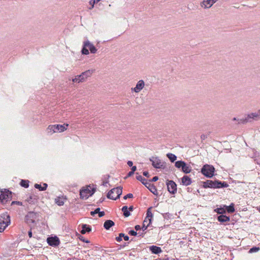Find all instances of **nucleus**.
I'll use <instances>...</instances> for the list:
<instances>
[{"mask_svg":"<svg viewBox=\"0 0 260 260\" xmlns=\"http://www.w3.org/2000/svg\"><path fill=\"white\" fill-rule=\"evenodd\" d=\"M208 135V134H203L201 136V139H202V141L204 140L206 138H207Z\"/></svg>","mask_w":260,"mask_h":260,"instance_id":"3c124183","label":"nucleus"},{"mask_svg":"<svg viewBox=\"0 0 260 260\" xmlns=\"http://www.w3.org/2000/svg\"><path fill=\"white\" fill-rule=\"evenodd\" d=\"M69 126V124L64 123L63 124H54L50 125L48 127V133H57V132H62L67 129Z\"/></svg>","mask_w":260,"mask_h":260,"instance_id":"423d86ee","label":"nucleus"},{"mask_svg":"<svg viewBox=\"0 0 260 260\" xmlns=\"http://www.w3.org/2000/svg\"><path fill=\"white\" fill-rule=\"evenodd\" d=\"M260 248L259 247L257 246H253L252 248H251L248 252L250 253H253V252H256L259 250Z\"/></svg>","mask_w":260,"mask_h":260,"instance_id":"e433bc0d","label":"nucleus"},{"mask_svg":"<svg viewBox=\"0 0 260 260\" xmlns=\"http://www.w3.org/2000/svg\"><path fill=\"white\" fill-rule=\"evenodd\" d=\"M122 193V187L121 186L111 189L107 194V198L116 200L120 198Z\"/></svg>","mask_w":260,"mask_h":260,"instance_id":"20e7f679","label":"nucleus"},{"mask_svg":"<svg viewBox=\"0 0 260 260\" xmlns=\"http://www.w3.org/2000/svg\"><path fill=\"white\" fill-rule=\"evenodd\" d=\"M96 187H91L90 185L83 187L80 190V198L82 200H86L92 196L96 191Z\"/></svg>","mask_w":260,"mask_h":260,"instance_id":"f03ea898","label":"nucleus"},{"mask_svg":"<svg viewBox=\"0 0 260 260\" xmlns=\"http://www.w3.org/2000/svg\"><path fill=\"white\" fill-rule=\"evenodd\" d=\"M123 238L125 241H128L129 239V237L127 235H125L124 234Z\"/></svg>","mask_w":260,"mask_h":260,"instance_id":"680f3d73","label":"nucleus"},{"mask_svg":"<svg viewBox=\"0 0 260 260\" xmlns=\"http://www.w3.org/2000/svg\"><path fill=\"white\" fill-rule=\"evenodd\" d=\"M105 200V198L104 197H102L100 200L99 201L96 203L99 206L100 204L102 203H103Z\"/></svg>","mask_w":260,"mask_h":260,"instance_id":"09e8293b","label":"nucleus"},{"mask_svg":"<svg viewBox=\"0 0 260 260\" xmlns=\"http://www.w3.org/2000/svg\"><path fill=\"white\" fill-rule=\"evenodd\" d=\"M228 206H229L223 205V207H222V208H223L225 210V212H227V209Z\"/></svg>","mask_w":260,"mask_h":260,"instance_id":"69168bd1","label":"nucleus"},{"mask_svg":"<svg viewBox=\"0 0 260 260\" xmlns=\"http://www.w3.org/2000/svg\"><path fill=\"white\" fill-rule=\"evenodd\" d=\"M114 225V222L111 220L109 219L105 221L104 223V228L106 230H109L111 227L113 226Z\"/></svg>","mask_w":260,"mask_h":260,"instance_id":"b1692460","label":"nucleus"},{"mask_svg":"<svg viewBox=\"0 0 260 260\" xmlns=\"http://www.w3.org/2000/svg\"><path fill=\"white\" fill-rule=\"evenodd\" d=\"M100 208L98 207L97 208H96L94 211H91L90 212V215L92 216H94V215L96 214H98V212H99V210H100Z\"/></svg>","mask_w":260,"mask_h":260,"instance_id":"ea45409f","label":"nucleus"},{"mask_svg":"<svg viewBox=\"0 0 260 260\" xmlns=\"http://www.w3.org/2000/svg\"><path fill=\"white\" fill-rule=\"evenodd\" d=\"M235 211V205L233 203H232L230 206L228 207L227 212L229 213H233Z\"/></svg>","mask_w":260,"mask_h":260,"instance_id":"2f4dec72","label":"nucleus"},{"mask_svg":"<svg viewBox=\"0 0 260 260\" xmlns=\"http://www.w3.org/2000/svg\"><path fill=\"white\" fill-rule=\"evenodd\" d=\"M181 184L184 186H188L192 183L191 179L187 175H184L181 178Z\"/></svg>","mask_w":260,"mask_h":260,"instance_id":"a211bd4d","label":"nucleus"},{"mask_svg":"<svg viewBox=\"0 0 260 260\" xmlns=\"http://www.w3.org/2000/svg\"><path fill=\"white\" fill-rule=\"evenodd\" d=\"M252 151L253 152V154L251 155V157H252V158L256 157L258 156V153H257V151H255V150L253 149H252Z\"/></svg>","mask_w":260,"mask_h":260,"instance_id":"79ce46f5","label":"nucleus"},{"mask_svg":"<svg viewBox=\"0 0 260 260\" xmlns=\"http://www.w3.org/2000/svg\"><path fill=\"white\" fill-rule=\"evenodd\" d=\"M247 115L249 119V122H251L253 120H258L260 119V110L257 112L249 113Z\"/></svg>","mask_w":260,"mask_h":260,"instance_id":"4468645a","label":"nucleus"},{"mask_svg":"<svg viewBox=\"0 0 260 260\" xmlns=\"http://www.w3.org/2000/svg\"><path fill=\"white\" fill-rule=\"evenodd\" d=\"M124 237V233H121L119 234L118 237H116L115 240L116 241L120 242L122 241V238Z\"/></svg>","mask_w":260,"mask_h":260,"instance_id":"4c0bfd02","label":"nucleus"},{"mask_svg":"<svg viewBox=\"0 0 260 260\" xmlns=\"http://www.w3.org/2000/svg\"><path fill=\"white\" fill-rule=\"evenodd\" d=\"M217 220L221 223H224L230 221V217L229 216H226L224 214H220L217 216Z\"/></svg>","mask_w":260,"mask_h":260,"instance_id":"aec40b11","label":"nucleus"},{"mask_svg":"<svg viewBox=\"0 0 260 260\" xmlns=\"http://www.w3.org/2000/svg\"><path fill=\"white\" fill-rule=\"evenodd\" d=\"M89 50L91 53H95L97 49L95 47L90 43L88 40L83 42V45L81 50V53L83 55H88L89 54Z\"/></svg>","mask_w":260,"mask_h":260,"instance_id":"39448f33","label":"nucleus"},{"mask_svg":"<svg viewBox=\"0 0 260 260\" xmlns=\"http://www.w3.org/2000/svg\"><path fill=\"white\" fill-rule=\"evenodd\" d=\"M12 199V192L9 189H5L0 191V202L6 204L9 200Z\"/></svg>","mask_w":260,"mask_h":260,"instance_id":"6e6552de","label":"nucleus"},{"mask_svg":"<svg viewBox=\"0 0 260 260\" xmlns=\"http://www.w3.org/2000/svg\"><path fill=\"white\" fill-rule=\"evenodd\" d=\"M0 217L3 219V220L6 222V226H8L11 223L10 216L8 214V212H6L1 214Z\"/></svg>","mask_w":260,"mask_h":260,"instance_id":"6ab92c4d","label":"nucleus"},{"mask_svg":"<svg viewBox=\"0 0 260 260\" xmlns=\"http://www.w3.org/2000/svg\"><path fill=\"white\" fill-rule=\"evenodd\" d=\"M98 214H99V217H102L105 215V213L104 211H101L100 210H99V212H98Z\"/></svg>","mask_w":260,"mask_h":260,"instance_id":"8fccbe9b","label":"nucleus"},{"mask_svg":"<svg viewBox=\"0 0 260 260\" xmlns=\"http://www.w3.org/2000/svg\"><path fill=\"white\" fill-rule=\"evenodd\" d=\"M145 233H138V235H139V236L143 237L144 236Z\"/></svg>","mask_w":260,"mask_h":260,"instance_id":"e2e57ef3","label":"nucleus"},{"mask_svg":"<svg viewBox=\"0 0 260 260\" xmlns=\"http://www.w3.org/2000/svg\"><path fill=\"white\" fill-rule=\"evenodd\" d=\"M167 157L169 159L171 162H174L177 159V156L171 153H167Z\"/></svg>","mask_w":260,"mask_h":260,"instance_id":"c756f323","label":"nucleus"},{"mask_svg":"<svg viewBox=\"0 0 260 260\" xmlns=\"http://www.w3.org/2000/svg\"><path fill=\"white\" fill-rule=\"evenodd\" d=\"M38 198L36 197V198H34L32 195H30L26 200V201L29 204H35L37 202Z\"/></svg>","mask_w":260,"mask_h":260,"instance_id":"c85d7f7f","label":"nucleus"},{"mask_svg":"<svg viewBox=\"0 0 260 260\" xmlns=\"http://www.w3.org/2000/svg\"><path fill=\"white\" fill-rule=\"evenodd\" d=\"M127 165L129 166V167H132L133 166V162L132 161H131V160H128L127 162Z\"/></svg>","mask_w":260,"mask_h":260,"instance_id":"052dcab7","label":"nucleus"},{"mask_svg":"<svg viewBox=\"0 0 260 260\" xmlns=\"http://www.w3.org/2000/svg\"><path fill=\"white\" fill-rule=\"evenodd\" d=\"M67 199L66 197H57L55 199V203L59 206H63L64 203V201Z\"/></svg>","mask_w":260,"mask_h":260,"instance_id":"4be33fe9","label":"nucleus"},{"mask_svg":"<svg viewBox=\"0 0 260 260\" xmlns=\"http://www.w3.org/2000/svg\"><path fill=\"white\" fill-rule=\"evenodd\" d=\"M149 160L152 162V166L155 169H164L165 168V163H161L158 157L152 156Z\"/></svg>","mask_w":260,"mask_h":260,"instance_id":"9d476101","label":"nucleus"},{"mask_svg":"<svg viewBox=\"0 0 260 260\" xmlns=\"http://www.w3.org/2000/svg\"><path fill=\"white\" fill-rule=\"evenodd\" d=\"M131 167V171L135 173V172L137 170V167L136 166H133Z\"/></svg>","mask_w":260,"mask_h":260,"instance_id":"4d7b16f0","label":"nucleus"},{"mask_svg":"<svg viewBox=\"0 0 260 260\" xmlns=\"http://www.w3.org/2000/svg\"><path fill=\"white\" fill-rule=\"evenodd\" d=\"M19 205V206H22V203L21 202H20V201H12V203H11V205Z\"/></svg>","mask_w":260,"mask_h":260,"instance_id":"c03bdc74","label":"nucleus"},{"mask_svg":"<svg viewBox=\"0 0 260 260\" xmlns=\"http://www.w3.org/2000/svg\"><path fill=\"white\" fill-rule=\"evenodd\" d=\"M147 219H146V218H145L143 222V225L142 226V230L143 231H145L147 230V228L150 225V224H149V222L147 225H146V222H147Z\"/></svg>","mask_w":260,"mask_h":260,"instance_id":"c9c22d12","label":"nucleus"},{"mask_svg":"<svg viewBox=\"0 0 260 260\" xmlns=\"http://www.w3.org/2000/svg\"><path fill=\"white\" fill-rule=\"evenodd\" d=\"M135 229L136 231L142 230V227L140 225H136L135 226Z\"/></svg>","mask_w":260,"mask_h":260,"instance_id":"6e6d98bb","label":"nucleus"},{"mask_svg":"<svg viewBox=\"0 0 260 260\" xmlns=\"http://www.w3.org/2000/svg\"><path fill=\"white\" fill-rule=\"evenodd\" d=\"M170 214L169 213H166L163 214V216L165 218H169Z\"/></svg>","mask_w":260,"mask_h":260,"instance_id":"13d9d810","label":"nucleus"},{"mask_svg":"<svg viewBox=\"0 0 260 260\" xmlns=\"http://www.w3.org/2000/svg\"><path fill=\"white\" fill-rule=\"evenodd\" d=\"M155 260H168V259H161V258H157Z\"/></svg>","mask_w":260,"mask_h":260,"instance_id":"774afa93","label":"nucleus"},{"mask_svg":"<svg viewBox=\"0 0 260 260\" xmlns=\"http://www.w3.org/2000/svg\"><path fill=\"white\" fill-rule=\"evenodd\" d=\"M202 186L204 188H226L229 185L226 182L221 181L217 179L214 180H207L206 181L202 182Z\"/></svg>","mask_w":260,"mask_h":260,"instance_id":"f257e3e1","label":"nucleus"},{"mask_svg":"<svg viewBox=\"0 0 260 260\" xmlns=\"http://www.w3.org/2000/svg\"><path fill=\"white\" fill-rule=\"evenodd\" d=\"M149 251L152 253L155 254H158L162 252V250L160 247L156 245H151L149 247Z\"/></svg>","mask_w":260,"mask_h":260,"instance_id":"f3484780","label":"nucleus"},{"mask_svg":"<svg viewBox=\"0 0 260 260\" xmlns=\"http://www.w3.org/2000/svg\"><path fill=\"white\" fill-rule=\"evenodd\" d=\"M91 231V226L88 224H82V230L80 231V233L82 234H85L87 233H89Z\"/></svg>","mask_w":260,"mask_h":260,"instance_id":"5701e85b","label":"nucleus"},{"mask_svg":"<svg viewBox=\"0 0 260 260\" xmlns=\"http://www.w3.org/2000/svg\"><path fill=\"white\" fill-rule=\"evenodd\" d=\"M35 188L39 189L40 191H44L43 187L42 186L41 184L36 183L34 185Z\"/></svg>","mask_w":260,"mask_h":260,"instance_id":"58836bf2","label":"nucleus"},{"mask_svg":"<svg viewBox=\"0 0 260 260\" xmlns=\"http://www.w3.org/2000/svg\"><path fill=\"white\" fill-rule=\"evenodd\" d=\"M215 169L213 166L204 165L201 169V173L206 177L211 178L215 175Z\"/></svg>","mask_w":260,"mask_h":260,"instance_id":"7ed1b4c3","label":"nucleus"},{"mask_svg":"<svg viewBox=\"0 0 260 260\" xmlns=\"http://www.w3.org/2000/svg\"><path fill=\"white\" fill-rule=\"evenodd\" d=\"M145 82L143 80H139L135 87L132 88V90L136 93L139 92L144 87Z\"/></svg>","mask_w":260,"mask_h":260,"instance_id":"dca6fc26","label":"nucleus"},{"mask_svg":"<svg viewBox=\"0 0 260 260\" xmlns=\"http://www.w3.org/2000/svg\"><path fill=\"white\" fill-rule=\"evenodd\" d=\"M39 214L37 212L29 211L25 215L24 219L26 223L29 225L32 223H36L35 220L38 217Z\"/></svg>","mask_w":260,"mask_h":260,"instance_id":"1a4fd4ad","label":"nucleus"},{"mask_svg":"<svg viewBox=\"0 0 260 260\" xmlns=\"http://www.w3.org/2000/svg\"><path fill=\"white\" fill-rule=\"evenodd\" d=\"M133 198V194L131 193H128L125 196H124L123 199L124 200H126L128 198Z\"/></svg>","mask_w":260,"mask_h":260,"instance_id":"a18cd8bd","label":"nucleus"},{"mask_svg":"<svg viewBox=\"0 0 260 260\" xmlns=\"http://www.w3.org/2000/svg\"><path fill=\"white\" fill-rule=\"evenodd\" d=\"M136 178L137 180L140 181L145 186H147L148 181L145 178H143L141 175H140L136 176Z\"/></svg>","mask_w":260,"mask_h":260,"instance_id":"cd10ccee","label":"nucleus"},{"mask_svg":"<svg viewBox=\"0 0 260 260\" xmlns=\"http://www.w3.org/2000/svg\"><path fill=\"white\" fill-rule=\"evenodd\" d=\"M143 175L144 176H145V177H146L147 178H149L150 177V175H149V174L148 171H144V172H143Z\"/></svg>","mask_w":260,"mask_h":260,"instance_id":"5fc2aeb1","label":"nucleus"},{"mask_svg":"<svg viewBox=\"0 0 260 260\" xmlns=\"http://www.w3.org/2000/svg\"><path fill=\"white\" fill-rule=\"evenodd\" d=\"M108 183V181H104V182H103V185L105 186V185H106V184L107 183Z\"/></svg>","mask_w":260,"mask_h":260,"instance_id":"338daca9","label":"nucleus"},{"mask_svg":"<svg viewBox=\"0 0 260 260\" xmlns=\"http://www.w3.org/2000/svg\"><path fill=\"white\" fill-rule=\"evenodd\" d=\"M175 166L178 169H181V171L185 174H188L191 171L190 166L183 160L176 161L175 163Z\"/></svg>","mask_w":260,"mask_h":260,"instance_id":"0eeeda50","label":"nucleus"},{"mask_svg":"<svg viewBox=\"0 0 260 260\" xmlns=\"http://www.w3.org/2000/svg\"><path fill=\"white\" fill-rule=\"evenodd\" d=\"M158 180V177L155 176L153 177L151 179L149 180L148 182H156Z\"/></svg>","mask_w":260,"mask_h":260,"instance_id":"37998d69","label":"nucleus"},{"mask_svg":"<svg viewBox=\"0 0 260 260\" xmlns=\"http://www.w3.org/2000/svg\"><path fill=\"white\" fill-rule=\"evenodd\" d=\"M128 233L129 235L133 236H136L138 235V233L137 232V231H135L133 230L129 231Z\"/></svg>","mask_w":260,"mask_h":260,"instance_id":"a19ab883","label":"nucleus"},{"mask_svg":"<svg viewBox=\"0 0 260 260\" xmlns=\"http://www.w3.org/2000/svg\"><path fill=\"white\" fill-rule=\"evenodd\" d=\"M214 212L217 213L218 214H224L225 213V210L223 208H222L221 206L215 209L214 210Z\"/></svg>","mask_w":260,"mask_h":260,"instance_id":"473e14b6","label":"nucleus"},{"mask_svg":"<svg viewBox=\"0 0 260 260\" xmlns=\"http://www.w3.org/2000/svg\"><path fill=\"white\" fill-rule=\"evenodd\" d=\"M47 242L49 245L52 247H56L60 244L59 239L56 236L48 237Z\"/></svg>","mask_w":260,"mask_h":260,"instance_id":"ddd939ff","label":"nucleus"},{"mask_svg":"<svg viewBox=\"0 0 260 260\" xmlns=\"http://www.w3.org/2000/svg\"><path fill=\"white\" fill-rule=\"evenodd\" d=\"M94 72V70H88L84 72H82L80 75H78L79 78V81L83 82L86 80V79L90 77Z\"/></svg>","mask_w":260,"mask_h":260,"instance_id":"f8f14e48","label":"nucleus"},{"mask_svg":"<svg viewBox=\"0 0 260 260\" xmlns=\"http://www.w3.org/2000/svg\"><path fill=\"white\" fill-rule=\"evenodd\" d=\"M121 211H122L123 216L125 217H127L131 215V212L128 210V207L127 206H123L121 209Z\"/></svg>","mask_w":260,"mask_h":260,"instance_id":"bb28decb","label":"nucleus"},{"mask_svg":"<svg viewBox=\"0 0 260 260\" xmlns=\"http://www.w3.org/2000/svg\"><path fill=\"white\" fill-rule=\"evenodd\" d=\"M134 173L133 172H132V171H129V172L127 173V174L126 176L125 177V179H126V178H128V177H131L132 175H134Z\"/></svg>","mask_w":260,"mask_h":260,"instance_id":"603ef678","label":"nucleus"},{"mask_svg":"<svg viewBox=\"0 0 260 260\" xmlns=\"http://www.w3.org/2000/svg\"><path fill=\"white\" fill-rule=\"evenodd\" d=\"M32 231V227L30 226V230L28 232V235L29 238H31L32 237V231Z\"/></svg>","mask_w":260,"mask_h":260,"instance_id":"864d4df0","label":"nucleus"},{"mask_svg":"<svg viewBox=\"0 0 260 260\" xmlns=\"http://www.w3.org/2000/svg\"><path fill=\"white\" fill-rule=\"evenodd\" d=\"M96 3L94 0H90L89 1V4L91 6V8H89V9L91 10L94 7V5Z\"/></svg>","mask_w":260,"mask_h":260,"instance_id":"49530a36","label":"nucleus"},{"mask_svg":"<svg viewBox=\"0 0 260 260\" xmlns=\"http://www.w3.org/2000/svg\"><path fill=\"white\" fill-rule=\"evenodd\" d=\"M72 81L73 82H77V83L81 82V81H79V78L78 77V75L76 76L75 77V78L72 79Z\"/></svg>","mask_w":260,"mask_h":260,"instance_id":"de8ad7c7","label":"nucleus"},{"mask_svg":"<svg viewBox=\"0 0 260 260\" xmlns=\"http://www.w3.org/2000/svg\"><path fill=\"white\" fill-rule=\"evenodd\" d=\"M166 185L168 191L172 194H174L177 192V184L173 180H167Z\"/></svg>","mask_w":260,"mask_h":260,"instance_id":"9b49d317","label":"nucleus"},{"mask_svg":"<svg viewBox=\"0 0 260 260\" xmlns=\"http://www.w3.org/2000/svg\"><path fill=\"white\" fill-rule=\"evenodd\" d=\"M152 208V207H150L147 209V212H146V217H145V218H146V219H147V218H148V220L149 221V224L151 223L152 218L153 217V214L152 213L151 211Z\"/></svg>","mask_w":260,"mask_h":260,"instance_id":"a878e982","label":"nucleus"},{"mask_svg":"<svg viewBox=\"0 0 260 260\" xmlns=\"http://www.w3.org/2000/svg\"><path fill=\"white\" fill-rule=\"evenodd\" d=\"M128 210L130 211H133L134 210V207L133 206H129V208H128Z\"/></svg>","mask_w":260,"mask_h":260,"instance_id":"0e129e2a","label":"nucleus"},{"mask_svg":"<svg viewBox=\"0 0 260 260\" xmlns=\"http://www.w3.org/2000/svg\"><path fill=\"white\" fill-rule=\"evenodd\" d=\"M7 226H6V222H5L4 220L0 222V232L2 233L4 232Z\"/></svg>","mask_w":260,"mask_h":260,"instance_id":"72a5a7b5","label":"nucleus"},{"mask_svg":"<svg viewBox=\"0 0 260 260\" xmlns=\"http://www.w3.org/2000/svg\"><path fill=\"white\" fill-rule=\"evenodd\" d=\"M218 0H204L201 3V6L204 9L211 8Z\"/></svg>","mask_w":260,"mask_h":260,"instance_id":"2eb2a0df","label":"nucleus"},{"mask_svg":"<svg viewBox=\"0 0 260 260\" xmlns=\"http://www.w3.org/2000/svg\"><path fill=\"white\" fill-rule=\"evenodd\" d=\"M147 187L149 191L152 192L153 194L157 196L158 192L156 189V187L154 185V184L150 183V182H148V184L147 185V186H145Z\"/></svg>","mask_w":260,"mask_h":260,"instance_id":"412c9836","label":"nucleus"},{"mask_svg":"<svg viewBox=\"0 0 260 260\" xmlns=\"http://www.w3.org/2000/svg\"><path fill=\"white\" fill-rule=\"evenodd\" d=\"M77 236L78 237V238L80 240L82 241L83 242L86 243H89L90 242L87 239H86L84 237L81 236L79 234H77Z\"/></svg>","mask_w":260,"mask_h":260,"instance_id":"f704fd0d","label":"nucleus"},{"mask_svg":"<svg viewBox=\"0 0 260 260\" xmlns=\"http://www.w3.org/2000/svg\"><path fill=\"white\" fill-rule=\"evenodd\" d=\"M43 188H44V191L46 190L47 188V187H48V184L46 183H43Z\"/></svg>","mask_w":260,"mask_h":260,"instance_id":"bf43d9fd","label":"nucleus"},{"mask_svg":"<svg viewBox=\"0 0 260 260\" xmlns=\"http://www.w3.org/2000/svg\"><path fill=\"white\" fill-rule=\"evenodd\" d=\"M233 121H238V124H246L248 122H249V119L248 118L247 115L245 118H241V119H237L236 117H234L233 118Z\"/></svg>","mask_w":260,"mask_h":260,"instance_id":"393cba45","label":"nucleus"},{"mask_svg":"<svg viewBox=\"0 0 260 260\" xmlns=\"http://www.w3.org/2000/svg\"><path fill=\"white\" fill-rule=\"evenodd\" d=\"M29 181L28 180L22 179L20 182V185L24 188H28L29 187Z\"/></svg>","mask_w":260,"mask_h":260,"instance_id":"7c9ffc66","label":"nucleus"}]
</instances>
